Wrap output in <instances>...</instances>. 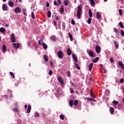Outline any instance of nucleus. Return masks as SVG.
Segmentation results:
<instances>
[{
	"mask_svg": "<svg viewBox=\"0 0 124 124\" xmlns=\"http://www.w3.org/2000/svg\"><path fill=\"white\" fill-rule=\"evenodd\" d=\"M82 4H80L79 6H78V11H77V17L79 19L81 18V16H82Z\"/></svg>",
	"mask_w": 124,
	"mask_h": 124,
	"instance_id": "1",
	"label": "nucleus"
},
{
	"mask_svg": "<svg viewBox=\"0 0 124 124\" xmlns=\"http://www.w3.org/2000/svg\"><path fill=\"white\" fill-rule=\"evenodd\" d=\"M57 79L58 80L59 82L60 83L62 87L64 85V82L63 81V79L61 77H58L57 78Z\"/></svg>",
	"mask_w": 124,
	"mask_h": 124,
	"instance_id": "2",
	"label": "nucleus"
},
{
	"mask_svg": "<svg viewBox=\"0 0 124 124\" xmlns=\"http://www.w3.org/2000/svg\"><path fill=\"white\" fill-rule=\"evenodd\" d=\"M58 56L59 59H62L63 58V52L62 50L58 51Z\"/></svg>",
	"mask_w": 124,
	"mask_h": 124,
	"instance_id": "3",
	"label": "nucleus"
},
{
	"mask_svg": "<svg viewBox=\"0 0 124 124\" xmlns=\"http://www.w3.org/2000/svg\"><path fill=\"white\" fill-rule=\"evenodd\" d=\"M11 40L12 43H14V42H16V40H15V34L13 33L11 35Z\"/></svg>",
	"mask_w": 124,
	"mask_h": 124,
	"instance_id": "4",
	"label": "nucleus"
},
{
	"mask_svg": "<svg viewBox=\"0 0 124 124\" xmlns=\"http://www.w3.org/2000/svg\"><path fill=\"white\" fill-rule=\"evenodd\" d=\"M14 12L16 14L21 13V8L17 7L15 9Z\"/></svg>",
	"mask_w": 124,
	"mask_h": 124,
	"instance_id": "5",
	"label": "nucleus"
},
{
	"mask_svg": "<svg viewBox=\"0 0 124 124\" xmlns=\"http://www.w3.org/2000/svg\"><path fill=\"white\" fill-rule=\"evenodd\" d=\"M2 8L3 11H6L8 9V7H7V5H6V4L5 3L3 4Z\"/></svg>",
	"mask_w": 124,
	"mask_h": 124,
	"instance_id": "6",
	"label": "nucleus"
},
{
	"mask_svg": "<svg viewBox=\"0 0 124 124\" xmlns=\"http://www.w3.org/2000/svg\"><path fill=\"white\" fill-rule=\"evenodd\" d=\"M88 55L90 57H92V58H95V55H93V52L92 50H90Z\"/></svg>",
	"mask_w": 124,
	"mask_h": 124,
	"instance_id": "7",
	"label": "nucleus"
},
{
	"mask_svg": "<svg viewBox=\"0 0 124 124\" xmlns=\"http://www.w3.org/2000/svg\"><path fill=\"white\" fill-rule=\"evenodd\" d=\"M95 51L96 53L98 54H99L100 53L101 49H100V46H95Z\"/></svg>",
	"mask_w": 124,
	"mask_h": 124,
	"instance_id": "8",
	"label": "nucleus"
},
{
	"mask_svg": "<svg viewBox=\"0 0 124 124\" xmlns=\"http://www.w3.org/2000/svg\"><path fill=\"white\" fill-rule=\"evenodd\" d=\"M72 57H73V59L74 60L75 62H78V59L77 58L76 56H75V54H74V53H73L72 54Z\"/></svg>",
	"mask_w": 124,
	"mask_h": 124,
	"instance_id": "9",
	"label": "nucleus"
},
{
	"mask_svg": "<svg viewBox=\"0 0 124 124\" xmlns=\"http://www.w3.org/2000/svg\"><path fill=\"white\" fill-rule=\"evenodd\" d=\"M13 45L15 48H16L17 49L20 48V44L19 43H14Z\"/></svg>",
	"mask_w": 124,
	"mask_h": 124,
	"instance_id": "10",
	"label": "nucleus"
},
{
	"mask_svg": "<svg viewBox=\"0 0 124 124\" xmlns=\"http://www.w3.org/2000/svg\"><path fill=\"white\" fill-rule=\"evenodd\" d=\"M118 64L119 65H120V66L121 67L122 69H123V70H124V63H123L121 61H119L118 62Z\"/></svg>",
	"mask_w": 124,
	"mask_h": 124,
	"instance_id": "11",
	"label": "nucleus"
},
{
	"mask_svg": "<svg viewBox=\"0 0 124 124\" xmlns=\"http://www.w3.org/2000/svg\"><path fill=\"white\" fill-rule=\"evenodd\" d=\"M50 39L52 41H53V42H56V41H57V38L56 37V36H55V35H52L50 37Z\"/></svg>",
	"mask_w": 124,
	"mask_h": 124,
	"instance_id": "12",
	"label": "nucleus"
},
{
	"mask_svg": "<svg viewBox=\"0 0 124 124\" xmlns=\"http://www.w3.org/2000/svg\"><path fill=\"white\" fill-rule=\"evenodd\" d=\"M8 5L10 7H13L14 6V3H13V2H12V1L9 0L8 2Z\"/></svg>",
	"mask_w": 124,
	"mask_h": 124,
	"instance_id": "13",
	"label": "nucleus"
},
{
	"mask_svg": "<svg viewBox=\"0 0 124 124\" xmlns=\"http://www.w3.org/2000/svg\"><path fill=\"white\" fill-rule=\"evenodd\" d=\"M101 17V15L99 14V13L97 12L96 15V18L97 20H99Z\"/></svg>",
	"mask_w": 124,
	"mask_h": 124,
	"instance_id": "14",
	"label": "nucleus"
},
{
	"mask_svg": "<svg viewBox=\"0 0 124 124\" xmlns=\"http://www.w3.org/2000/svg\"><path fill=\"white\" fill-rule=\"evenodd\" d=\"M31 105H28V108L27 109V113H31Z\"/></svg>",
	"mask_w": 124,
	"mask_h": 124,
	"instance_id": "15",
	"label": "nucleus"
},
{
	"mask_svg": "<svg viewBox=\"0 0 124 124\" xmlns=\"http://www.w3.org/2000/svg\"><path fill=\"white\" fill-rule=\"evenodd\" d=\"M59 11H60L61 13H63V12H64V7L63 6H62Z\"/></svg>",
	"mask_w": 124,
	"mask_h": 124,
	"instance_id": "16",
	"label": "nucleus"
},
{
	"mask_svg": "<svg viewBox=\"0 0 124 124\" xmlns=\"http://www.w3.org/2000/svg\"><path fill=\"white\" fill-rule=\"evenodd\" d=\"M93 63H91L89 66V71H92V69L93 68Z\"/></svg>",
	"mask_w": 124,
	"mask_h": 124,
	"instance_id": "17",
	"label": "nucleus"
},
{
	"mask_svg": "<svg viewBox=\"0 0 124 124\" xmlns=\"http://www.w3.org/2000/svg\"><path fill=\"white\" fill-rule=\"evenodd\" d=\"M2 52H6V46L5 45L2 46Z\"/></svg>",
	"mask_w": 124,
	"mask_h": 124,
	"instance_id": "18",
	"label": "nucleus"
},
{
	"mask_svg": "<svg viewBox=\"0 0 124 124\" xmlns=\"http://www.w3.org/2000/svg\"><path fill=\"white\" fill-rule=\"evenodd\" d=\"M34 117L35 119L39 118V113L37 112L34 113Z\"/></svg>",
	"mask_w": 124,
	"mask_h": 124,
	"instance_id": "19",
	"label": "nucleus"
},
{
	"mask_svg": "<svg viewBox=\"0 0 124 124\" xmlns=\"http://www.w3.org/2000/svg\"><path fill=\"white\" fill-rule=\"evenodd\" d=\"M42 46H43L44 49H46V48H47V47H48V46H47V45H46V44H45V43H44V42H43V43H42Z\"/></svg>",
	"mask_w": 124,
	"mask_h": 124,
	"instance_id": "20",
	"label": "nucleus"
},
{
	"mask_svg": "<svg viewBox=\"0 0 124 124\" xmlns=\"http://www.w3.org/2000/svg\"><path fill=\"white\" fill-rule=\"evenodd\" d=\"M99 60V57H96L93 60V62L94 63H95V62H98V60Z\"/></svg>",
	"mask_w": 124,
	"mask_h": 124,
	"instance_id": "21",
	"label": "nucleus"
},
{
	"mask_svg": "<svg viewBox=\"0 0 124 124\" xmlns=\"http://www.w3.org/2000/svg\"><path fill=\"white\" fill-rule=\"evenodd\" d=\"M89 17L92 18V17H93V12H92V10L91 9L89 10Z\"/></svg>",
	"mask_w": 124,
	"mask_h": 124,
	"instance_id": "22",
	"label": "nucleus"
},
{
	"mask_svg": "<svg viewBox=\"0 0 124 124\" xmlns=\"http://www.w3.org/2000/svg\"><path fill=\"white\" fill-rule=\"evenodd\" d=\"M67 52V54H68V56L71 55V54H72L71 49H70V48H68Z\"/></svg>",
	"mask_w": 124,
	"mask_h": 124,
	"instance_id": "23",
	"label": "nucleus"
},
{
	"mask_svg": "<svg viewBox=\"0 0 124 124\" xmlns=\"http://www.w3.org/2000/svg\"><path fill=\"white\" fill-rule=\"evenodd\" d=\"M113 31L114 32H115V33H120V31H119V30H118V29L115 28L113 29Z\"/></svg>",
	"mask_w": 124,
	"mask_h": 124,
	"instance_id": "24",
	"label": "nucleus"
},
{
	"mask_svg": "<svg viewBox=\"0 0 124 124\" xmlns=\"http://www.w3.org/2000/svg\"><path fill=\"white\" fill-rule=\"evenodd\" d=\"M0 31L2 33H4V32H5V29H4V28L1 27V28H0Z\"/></svg>",
	"mask_w": 124,
	"mask_h": 124,
	"instance_id": "25",
	"label": "nucleus"
},
{
	"mask_svg": "<svg viewBox=\"0 0 124 124\" xmlns=\"http://www.w3.org/2000/svg\"><path fill=\"white\" fill-rule=\"evenodd\" d=\"M68 34H69V37L70 38L71 41H72L73 40V36H72V34H71V33L70 32H69Z\"/></svg>",
	"mask_w": 124,
	"mask_h": 124,
	"instance_id": "26",
	"label": "nucleus"
},
{
	"mask_svg": "<svg viewBox=\"0 0 124 124\" xmlns=\"http://www.w3.org/2000/svg\"><path fill=\"white\" fill-rule=\"evenodd\" d=\"M113 42H114V44H115L116 49H118V48H119V44L117 43V42L116 41H114Z\"/></svg>",
	"mask_w": 124,
	"mask_h": 124,
	"instance_id": "27",
	"label": "nucleus"
},
{
	"mask_svg": "<svg viewBox=\"0 0 124 124\" xmlns=\"http://www.w3.org/2000/svg\"><path fill=\"white\" fill-rule=\"evenodd\" d=\"M109 111L110 112V114H114V108H113L112 107L110 108H109Z\"/></svg>",
	"mask_w": 124,
	"mask_h": 124,
	"instance_id": "28",
	"label": "nucleus"
},
{
	"mask_svg": "<svg viewBox=\"0 0 124 124\" xmlns=\"http://www.w3.org/2000/svg\"><path fill=\"white\" fill-rule=\"evenodd\" d=\"M89 0L90 1V2L92 6H94V4H95V3L94 2V0Z\"/></svg>",
	"mask_w": 124,
	"mask_h": 124,
	"instance_id": "29",
	"label": "nucleus"
},
{
	"mask_svg": "<svg viewBox=\"0 0 124 124\" xmlns=\"http://www.w3.org/2000/svg\"><path fill=\"white\" fill-rule=\"evenodd\" d=\"M75 67H76V68H77L78 70H80L81 69V68H80V67L79 66V65H78V63H75Z\"/></svg>",
	"mask_w": 124,
	"mask_h": 124,
	"instance_id": "30",
	"label": "nucleus"
},
{
	"mask_svg": "<svg viewBox=\"0 0 124 124\" xmlns=\"http://www.w3.org/2000/svg\"><path fill=\"white\" fill-rule=\"evenodd\" d=\"M68 3H69L68 0H65L64 1V4L65 6H67V5H68Z\"/></svg>",
	"mask_w": 124,
	"mask_h": 124,
	"instance_id": "31",
	"label": "nucleus"
},
{
	"mask_svg": "<svg viewBox=\"0 0 124 124\" xmlns=\"http://www.w3.org/2000/svg\"><path fill=\"white\" fill-rule=\"evenodd\" d=\"M22 12L24 15H25V16H27V10H26L25 9H22Z\"/></svg>",
	"mask_w": 124,
	"mask_h": 124,
	"instance_id": "32",
	"label": "nucleus"
},
{
	"mask_svg": "<svg viewBox=\"0 0 124 124\" xmlns=\"http://www.w3.org/2000/svg\"><path fill=\"white\" fill-rule=\"evenodd\" d=\"M69 104H70V106H71V107H72V106H73V100H70L69 101Z\"/></svg>",
	"mask_w": 124,
	"mask_h": 124,
	"instance_id": "33",
	"label": "nucleus"
},
{
	"mask_svg": "<svg viewBox=\"0 0 124 124\" xmlns=\"http://www.w3.org/2000/svg\"><path fill=\"white\" fill-rule=\"evenodd\" d=\"M44 59L45 61L48 62V56H47V55H45L44 56Z\"/></svg>",
	"mask_w": 124,
	"mask_h": 124,
	"instance_id": "34",
	"label": "nucleus"
},
{
	"mask_svg": "<svg viewBox=\"0 0 124 124\" xmlns=\"http://www.w3.org/2000/svg\"><path fill=\"white\" fill-rule=\"evenodd\" d=\"M112 104L115 106V105H117V104H119V102H118L117 101H113L112 102Z\"/></svg>",
	"mask_w": 124,
	"mask_h": 124,
	"instance_id": "35",
	"label": "nucleus"
},
{
	"mask_svg": "<svg viewBox=\"0 0 124 124\" xmlns=\"http://www.w3.org/2000/svg\"><path fill=\"white\" fill-rule=\"evenodd\" d=\"M47 17L48 18H51V11H47Z\"/></svg>",
	"mask_w": 124,
	"mask_h": 124,
	"instance_id": "36",
	"label": "nucleus"
},
{
	"mask_svg": "<svg viewBox=\"0 0 124 124\" xmlns=\"http://www.w3.org/2000/svg\"><path fill=\"white\" fill-rule=\"evenodd\" d=\"M119 13L120 16H122V15H123V10H122V9H120L119 10Z\"/></svg>",
	"mask_w": 124,
	"mask_h": 124,
	"instance_id": "37",
	"label": "nucleus"
},
{
	"mask_svg": "<svg viewBox=\"0 0 124 124\" xmlns=\"http://www.w3.org/2000/svg\"><path fill=\"white\" fill-rule=\"evenodd\" d=\"M119 26H120V28H121L122 29H124V24H123L122 23V22H119Z\"/></svg>",
	"mask_w": 124,
	"mask_h": 124,
	"instance_id": "38",
	"label": "nucleus"
},
{
	"mask_svg": "<svg viewBox=\"0 0 124 124\" xmlns=\"http://www.w3.org/2000/svg\"><path fill=\"white\" fill-rule=\"evenodd\" d=\"M87 23L88 24H91V23H92V17H90L88 21H87Z\"/></svg>",
	"mask_w": 124,
	"mask_h": 124,
	"instance_id": "39",
	"label": "nucleus"
},
{
	"mask_svg": "<svg viewBox=\"0 0 124 124\" xmlns=\"http://www.w3.org/2000/svg\"><path fill=\"white\" fill-rule=\"evenodd\" d=\"M78 100H75V101L74 102V105L75 106H76L77 105H78Z\"/></svg>",
	"mask_w": 124,
	"mask_h": 124,
	"instance_id": "40",
	"label": "nucleus"
},
{
	"mask_svg": "<svg viewBox=\"0 0 124 124\" xmlns=\"http://www.w3.org/2000/svg\"><path fill=\"white\" fill-rule=\"evenodd\" d=\"M60 118L61 120H64V116L63 115V114H61L60 116Z\"/></svg>",
	"mask_w": 124,
	"mask_h": 124,
	"instance_id": "41",
	"label": "nucleus"
},
{
	"mask_svg": "<svg viewBox=\"0 0 124 124\" xmlns=\"http://www.w3.org/2000/svg\"><path fill=\"white\" fill-rule=\"evenodd\" d=\"M54 5H55V6H60V4H58V2H57V1H54Z\"/></svg>",
	"mask_w": 124,
	"mask_h": 124,
	"instance_id": "42",
	"label": "nucleus"
},
{
	"mask_svg": "<svg viewBox=\"0 0 124 124\" xmlns=\"http://www.w3.org/2000/svg\"><path fill=\"white\" fill-rule=\"evenodd\" d=\"M10 75H11V77H13V78H15V76H14V74H13L12 72H10Z\"/></svg>",
	"mask_w": 124,
	"mask_h": 124,
	"instance_id": "43",
	"label": "nucleus"
},
{
	"mask_svg": "<svg viewBox=\"0 0 124 124\" xmlns=\"http://www.w3.org/2000/svg\"><path fill=\"white\" fill-rule=\"evenodd\" d=\"M87 99L88 101H93V98H87Z\"/></svg>",
	"mask_w": 124,
	"mask_h": 124,
	"instance_id": "44",
	"label": "nucleus"
},
{
	"mask_svg": "<svg viewBox=\"0 0 124 124\" xmlns=\"http://www.w3.org/2000/svg\"><path fill=\"white\" fill-rule=\"evenodd\" d=\"M120 32H121V34L122 36H124V31L121 30Z\"/></svg>",
	"mask_w": 124,
	"mask_h": 124,
	"instance_id": "45",
	"label": "nucleus"
},
{
	"mask_svg": "<svg viewBox=\"0 0 124 124\" xmlns=\"http://www.w3.org/2000/svg\"><path fill=\"white\" fill-rule=\"evenodd\" d=\"M31 15L32 19H35V17H34V13L32 12L31 14Z\"/></svg>",
	"mask_w": 124,
	"mask_h": 124,
	"instance_id": "46",
	"label": "nucleus"
},
{
	"mask_svg": "<svg viewBox=\"0 0 124 124\" xmlns=\"http://www.w3.org/2000/svg\"><path fill=\"white\" fill-rule=\"evenodd\" d=\"M71 93H74V90L72 88L70 89Z\"/></svg>",
	"mask_w": 124,
	"mask_h": 124,
	"instance_id": "47",
	"label": "nucleus"
},
{
	"mask_svg": "<svg viewBox=\"0 0 124 124\" xmlns=\"http://www.w3.org/2000/svg\"><path fill=\"white\" fill-rule=\"evenodd\" d=\"M14 112H18L19 111V109L17 108H15L13 109Z\"/></svg>",
	"mask_w": 124,
	"mask_h": 124,
	"instance_id": "48",
	"label": "nucleus"
},
{
	"mask_svg": "<svg viewBox=\"0 0 124 124\" xmlns=\"http://www.w3.org/2000/svg\"><path fill=\"white\" fill-rule=\"evenodd\" d=\"M120 82L121 84H123L124 83V78H122L120 79Z\"/></svg>",
	"mask_w": 124,
	"mask_h": 124,
	"instance_id": "49",
	"label": "nucleus"
},
{
	"mask_svg": "<svg viewBox=\"0 0 124 124\" xmlns=\"http://www.w3.org/2000/svg\"><path fill=\"white\" fill-rule=\"evenodd\" d=\"M62 27H63V30L65 31V24H62Z\"/></svg>",
	"mask_w": 124,
	"mask_h": 124,
	"instance_id": "50",
	"label": "nucleus"
},
{
	"mask_svg": "<svg viewBox=\"0 0 124 124\" xmlns=\"http://www.w3.org/2000/svg\"><path fill=\"white\" fill-rule=\"evenodd\" d=\"M50 6V3H49V2H47L46 3V7H49Z\"/></svg>",
	"mask_w": 124,
	"mask_h": 124,
	"instance_id": "51",
	"label": "nucleus"
},
{
	"mask_svg": "<svg viewBox=\"0 0 124 124\" xmlns=\"http://www.w3.org/2000/svg\"><path fill=\"white\" fill-rule=\"evenodd\" d=\"M71 23H72V25H75V21H74V20H73V19L72 20Z\"/></svg>",
	"mask_w": 124,
	"mask_h": 124,
	"instance_id": "52",
	"label": "nucleus"
},
{
	"mask_svg": "<svg viewBox=\"0 0 124 124\" xmlns=\"http://www.w3.org/2000/svg\"><path fill=\"white\" fill-rule=\"evenodd\" d=\"M67 73H68V77H70V76H71V75L70 74V72L69 71H67Z\"/></svg>",
	"mask_w": 124,
	"mask_h": 124,
	"instance_id": "53",
	"label": "nucleus"
},
{
	"mask_svg": "<svg viewBox=\"0 0 124 124\" xmlns=\"http://www.w3.org/2000/svg\"><path fill=\"white\" fill-rule=\"evenodd\" d=\"M52 74H53V72H52V70H50L49 71V75H50L51 76L52 75Z\"/></svg>",
	"mask_w": 124,
	"mask_h": 124,
	"instance_id": "54",
	"label": "nucleus"
},
{
	"mask_svg": "<svg viewBox=\"0 0 124 124\" xmlns=\"http://www.w3.org/2000/svg\"><path fill=\"white\" fill-rule=\"evenodd\" d=\"M110 62H114V59H113V58H111L110 59Z\"/></svg>",
	"mask_w": 124,
	"mask_h": 124,
	"instance_id": "55",
	"label": "nucleus"
},
{
	"mask_svg": "<svg viewBox=\"0 0 124 124\" xmlns=\"http://www.w3.org/2000/svg\"><path fill=\"white\" fill-rule=\"evenodd\" d=\"M54 25L55 26V27H56V28H57V22L56 21H54Z\"/></svg>",
	"mask_w": 124,
	"mask_h": 124,
	"instance_id": "56",
	"label": "nucleus"
},
{
	"mask_svg": "<svg viewBox=\"0 0 124 124\" xmlns=\"http://www.w3.org/2000/svg\"><path fill=\"white\" fill-rule=\"evenodd\" d=\"M71 84L72 86H73V87H75V84H74V83L71 82Z\"/></svg>",
	"mask_w": 124,
	"mask_h": 124,
	"instance_id": "57",
	"label": "nucleus"
},
{
	"mask_svg": "<svg viewBox=\"0 0 124 124\" xmlns=\"http://www.w3.org/2000/svg\"><path fill=\"white\" fill-rule=\"evenodd\" d=\"M57 93H60V88H57L56 90Z\"/></svg>",
	"mask_w": 124,
	"mask_h": 124,
	"instance_id": "58",
	"label": "nucleus"
},
{
	"mask_svg": "<svg viewBox=\"0 0 124 124\" xmlns=\"http://www.w3.org/2000/svg\"><path fill=\"white\" fill-rule=\"evenodd\" d=\"M38 44L39 45H41V41L40 40L38 41Z\"/></svg>",
	"mask_w": 124,
	"mask_h": 124,
	"instance_id": "59",
	"label": "nucleus"
},
{
	"mask_svg": "<svg viewBox=\"0 0 124 124\" xmlns=\"http://www.w3.org/2000/svg\"><path fill=\"white\" fill-rule=\"evenodd\" d=\"M91 96H92V97H93V98H94V95H93V93H92V94H91Z\"/></svg>",
	"mask_w": 124,
	"mask_h": 124,
	"instance_id": "60",
	"label": "nucleus"
},
{
	"mask_svg": "<svg viewBox=\"0 0 124 124\" xmlns=\"http://www.w3.org/2000/svg\"><path fill=\"white\" fill-rule=\"evenodd\" d=\"M58 1L60 4H62V1H61V0H58Z\"/></svg>",
	"mask_w": 124,
	"mask_h": 124,
	"instance_id": "61",
	"label": "nucleus"
},
{
	"mask_svg": "<svg viewBox=\"0 0 124 124\" xmlns=\"http://www.w3.org/2000/svg\"><path fill=\"white\" fill-rule=\"evenodd\" d=\"M50 65H51V66H54V65L53 64V62H50Z\"/></svg>",
	"mask_w": 124,
	"mask_h": 124,
	"instance_id": "62",
	"label": "nucleus"
},
{
	"mask_svg": "<svg viewBox=\"0 0 124 124\" xmlns=\"http://www.w3.org/2000/svg\"><path fill=\"white\" fill-rule=\"evenodd\" d=\"M24 107H25V109H27V107H28V105H25L24 106Z\"/></svg>",
	"mask_w": 124,
	"mask_h": 124,
	"instance_id": "63",
	"label": "nucleus"
},
{
	"mask_svg": "<svg viewBox=\"0 0 124 124\" xmlns=\"http://www.w3.org/2000/svg\"><path fill=\"white\" fill-rule=\"evenodd\" d=\"M56 20H59V16H56Z\"/></svg>",
	"mask_w": 124,
	"mask_h": 124,
	"instance_id": "64",
	"label": "nucleus"
}]
</instances>
